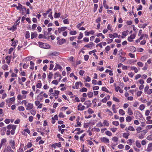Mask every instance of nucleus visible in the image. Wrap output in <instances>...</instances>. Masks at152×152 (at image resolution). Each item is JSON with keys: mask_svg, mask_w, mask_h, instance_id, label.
Wrapping results in <instances>:
<instances>
[{"mask_svg": "<svg viewBox=\"0 0 152 152\" xmlns=\"http://www.w3.org/2000/svg\"><path fill=\"white\" fill-rule=\"evenodd\" d=\"M103 4L104 7L106 9L108 8V6L106 4V1L105 0L103 1Z\"/></svg>", "mask_w": 152, "mask_h": 152, "instance_id": "obj_27", "label": "nucleus"}, {"mask_svg": "<svg viewBox=\"0 0 152 152\" xmlns=\"http://www.w3.org/2000/svg\"><path fill=\"white\" fill-rule=\"evenodd\" d=\"M1 129L2 131H3V132L1 133V135H4L5 133V132L6 130V127H3L1 128Z\"/></svg>", "mask_w": 152, "mask_h": 152, "instance_id": "obj_21", "label": "nucleus"}, {"mask_svg": "<svg viewBox=\"0 0 152 152\" xmlns=\"http://www.w3.org/2000/svg\"><path fill=\"white\" fill-rule=\"evenodd\" d=\"M105 134L106 135H108L109 136H110L112 135V133L111 132L109 131H107L105 132Z\"/></svg>", "mask_w": 152, "mask_h": 152, "instance_id": "obj_39", "label": "nucleus"}, {"mask_svg": "<svg viewBox=\"0 0 152 152\" xmlns=\"http://www.w3.org/2000/svg\"><path fill=\"white\" fill-rule=\"evenodd\" d=\"M120 57L121 58L120 59V60L121 62H124L126 59V57H122L121 56H120Z\"/></svg>", "mask_w": 152, "mask_h": 152, "instance_id": "obj_45", "label": "nucleus"}, {"mask_svg": "<svg viewBox=\"0 0 152 152\" xmlns=\"http://www.w3.org/2000/svg\"><path fill=\"white\" fill-rule=\"evenodd\" d=\"M119 113L120 114L122 115H124L125 114L124 111L122 109H120L119 110Z\"/></svg>", "mask_w": 152, "mask_h": 152, "instance_id": "obj_26", "label": "nucleus"}, {"mask_svg": "<svg viewBox=\"0 0 152 152\" xmlns=\"http://www.w3.org/2000/svg\"><path fill=\"white\" fill-rule=\"evenodd\" d=\"M56 66L55 68L53 70L54 71H56L57 70V69H62V67L61 66L58 64L56 63Z\"/></svg>", "mask_w": 152, "mask_h": 152, "instance_id": "obj_14", "label": "nucleus"}, {"mask_svg": "<svg viewBox=\"0 0 152 152\" xmlns=\"http://www.w3.org/2000/svg\"><path fill=\"white\" fill-rule=\"evenodd\" d=\"M59 55V52L55 51L53 52H51L49 53V56H58Z\"/></svg>", "mask_w": 152, "mask_h": 152, "instance_id": "obj_4", "label": "nucleus"}, {"mask_svg": "<svg viewBox=\"0 0 152 152\" xmlns=\"http://www.w3.org/2000/svg\"><path fill=\"white\" fill-rule=\"evenodd\" d=\"M112 124L113 125H115L116 126H118L119 124V122L117 121H113L112 122Z\"/></svg>", "mask_w": 152, "mask_h": 152, "instance_id": "obj_44", "label": "nucleus"}, {"mask_svg": "<svg viewBox=\"0 0 152 152\" xmlns=\"http://www.w3.org/2000/svg\"><path fill=\"white\" fill-rule=\"evenodd\" d=\"M128 75L129 77L132 78L133 77L134 75V74L132 72H131L129 73Z\"/></svg>", "mask_w": 152, "mask_h": 152, "instance_id": "obj_64", "label": "nucleus"}, {"mask_svg": "<svg viewBox=\"0 0 152 152\" xmlns=\"http://www.w3.org/2000/svg\"><path fill=\"white\" fill-rule=\"evenodd\" d=\"M113 101L116 102H120L119 100L118 99H117V98L115 97H113Z\"/></svg>", "mask_w": 152, "mask_h": 152, "instance_id": "obj_51", "label": "nucleus"}, {"mask_svg": "<svg viewBox=\"0 0 152 152\" xmlns=\"http://www.w3.org/2000/svg\"><path fill=\"white\" fill-rule=\"evenodd\" d=\"M136 37V35L134 34L131 35L130 37L128 38V40L129 42L132 41V39L135 38Z\"/></svg>", "mask_w": 152, "mask_h": 152, "instance_id": "obj_5", "label": "nucleus"}, {"mask_svg": "<svg viewBox=\"0 0 152 152\" xmlns=\"http://www.w3.org/2000/svg\"><path fill=\"white\" fill-rule=\"evenodd\" d=\"M37 34L36 33H31V38L33 39L34 38H36L37 36Z\"/></svg>", "mask_w": 152, "mask_h": 152, "instance_id": "obj_20", "label": "nucleus"}, {"mask_svg": "<svg viewBox=\"0 0 152 152\" xmlns=\"http://www.w3.org/2000/svg\"><path fill=\"white\" fill-rule=\"evenodd\" d=\"M129 31L128 30L122 32V34L125 37L128 34Z\"/></svg>", "mask_w": 152, "mask_h": 152, "instance_id": "obj_31", "label": "nucleus"}, {"mask_svg": "<svg viewBox=\"0 0 152 152\" xmlns=\"http://www.w3.org/2000/svg\"><path fill=\"white\" fill-rule=\"evenodd\" d=\"M127 129L129 130L132 131H134L135 130V129L132 126H129L128 127V128H126L125 129V130L127 132L128 131Z\"/></svg>", "mask_w": 152, "mask_h": 152, "instance_id": "obj_13", "label": "nucleus"}, {"mask_svg": "<svg viewBox=\"0 0 152 152\" xmlns=\"http://www.w3.org/2000/svg\"><path fill=\"white\" fill-rule=\"evenodd\" d=\"M145 108V106L143 104H141L140 106L139 109L141 110H143Z\"/></svg>", "mask_w": 152, "mask_h": 152, "instance_id": "obj_49", "label": "nucleus"}, {"mask_svg": "<svg viewBox=\"0 0 152 152\" xmlns=\"http://www.w3.org/2000/svg\"><path fill=\"white\" fill-rule=\"evenodd\" d=\"M103 124H104V125H105L107 126H108L109 124V123L106 120H104Z\"/></svg>", "mask_w": 152, "mask_h": 152, "instance_id": "obj_40", "label": "nucleus"}, {"mask_svg": "<svg viewBox=\"0 0 152 152\" xmlns=\"http://www.w3.org/2000/svg\"><path fill=\"white\" fill-rule=\"evenodd\" d=\"M129 56L131 58H134L135 57L134 54L131 53H129Z\"/></svg>", "mask_w": 152, "mask_h": 152, "instance_id": "obj_57", "label": "nucleus"}, {"mask_svg": "<svg viewBox=\"0 0 152 152\" xmlns=\"http://www.w3.org/2000/svg\"><path fill=\"white\" fill-rule=\"evenodd\" d=\"M79 36L78 37L77 39H80L83 37V34L81 33H80Z\"/></svg>", "mask_w": 152, "mask_h": 152, "instance_id": "obj_59", "label": "nucleus"}, {"mask_svg": "<svg viewBox=\"0 0 152 152\" xmlns=\"http://www.w3.org/2000/svg\"><path fill=\"white\" fill-rule=\"evenodd\" d=\"M77 32L76 31H71L69 32V34L71 35H75L76 34Z\"/></svg>", "mask_w": 152, "mask_h": 152, "instance_id": "obj_46", "label": "nucleus"}, {"mask_svg": "<svg viewBox=\"0 0 152 152\" xmlns=\"http://www.w3.org/2000/svg\"><path fill=\"white\" fill-rule=\"evenodd\" d=\"M53 75V74L52 72H50L48 76V77L49 79H50L52 78V77Z\"/></svg>", "mask_w": 152, "mask_h": 152, "instance_id": "obj_56", "label": "nucleus"}, {"mask_svg": "<svg viewBox=\"0 0 152 152\" xmlns=\"http://www.w3.org/2000/svg\"><path fill=\"white\" fill-rule=\"evenodd\" d=\"M88 96L89 98H91L93 96V94L92 92H89L88 93Z\"/></svg>", "mask_w": 152, "mask_h": 152, "instance_id": "obj_30", "label": "nucleus"}, {"mask_svg": "<svg viewBox=\"0 0 152 152\" xmlns=\"http://www.w3.org/2000/svg\"><path fill=\"white\" fill-rule=\"evenodd\" d=\"M132 140L131 139H129L128 140L127 142V144H129V145H132Z\"/></svg>", "mask_w": 152, "mask_h": 152, "instance_id": "obj_47", "label": "nucleus"}, {"mask_svg": "<svg viewBox=\"0 0 152 152\" xmlns=\"http://www.w3.org/2000/svg\"><path fill=\"white\" fill-rule=\"evenodd\" d=\"M43 98V96L41 94H39L37 97V99L40 101H41Z\"/></svg>", "mask_w": 152, "mask_h": 152, "instance_id": "obj_23", "label": "nucleus"}, {"mask_svg": "<svg viewBox=\"0 0 152 152\" xmlns=\"http://www.w3.org/2000/svg\"><path fill=\"white\" fill-rule=\"evenodd\" d=\"M118 140V138L116 137H113L112 138V140L115 142H117Z\"/></svg>", "mask_w": 152, "mask_h": 152, "instance_id": "obj_52", "label": "nucleus"}, {"mask_svg": "<svg viewBox=\"0 0 152 152\" xmlns=\"http://www.w3.org/2000/svg\"><path fill=\"white\" fill-rule=\"evenodd\" d=\"M147 139L149 140H152V135H150L148 136L147 137Z\"/></svg>", "mask_w": 152, "mask_h": 152, "instance_id": "obj_58", "label": "nucleus"}, {"mask_svg": "<svg viewBox=\"0 0 152 152\" xmlns=\"http://www.w3.org/2000/svg\"><path fill=\"white\" fill-rule=\"evenodd\" d=\"M123 80L125 82H127L129 80L128 78L127 77L125 76L123 77Z\"/></svg>", "mask_w": 152, "mask_h": 152, "instance_id": "obj_63", "label": "nucleus"}, {"mask_svg": "<svg viewBox=\"0 0 152 152\" xmlns=\"http://www.w3.org/2000/svg\"><path fill=\"white\" fill-rule=\"evenodd\" d=\"M87 89L86 88L83 87L80 90V91L81 92H86L87 91Z\"/></svg>", "mask_w": 152, "mask_h": 152, "instance_id": "obj_33", "label": "nucleus"}, {"mask_svg": "<svg viewBox=\"0 0 152 152\" xmlns=\"http://www.w3.org/2000/svg\"><path fill=\"white\" fill-rule=\"evenodd\" d=\"M36 112L35 110H32L30 111L31 114L33 115H35Z\"/></svg>", "mask_w": 152, "mask_h": 152, "instance_id": "obj_50", "label": "nucleus"}, {"mask_svg": "<svg viewBox=\"0 0 152 152\" xmlns=\"http://www.w3.org/2000/svg\"><path fill=\"white\" fill-rule=\"evenodd\" d=\"M42 86V84L41 83H38L36 85V87L37 88H40Z\"/></svg>", "mask_w": 152, "mask_h": 152, "instance_id": "obj_43", "label": "nucleus"}, {"mask_svg": "<svg viewBox=\"0 0 152 152\" xmlns=\"http://www.w3.org/2000/svg\"><path fill=\"white\" fill-rule=\"evenodd\" d=\"M77 125H75V127H76L77 126L78 127H80L81 126V123L79 122V120H77Z\"/></svg>", "mask_w": 152, "mask_h": 152, "instance_id": "obj_42", "label": "nucleus"}, {"mask_svg": "<svg viewBox=\"0 0 152 152\" xmlns=\"http://www.w3.org/2000/svg\"><path fill=\"white\" fill-rule=\"evenodd\" d=\"M66 42V39L62 38L60 39V40H58L57 41V43L59 45H62Z\"/></svg>", "mask_w": 152, "mask_h": 152, "instance_id": "obj_6", "label": "nucleus"}, {"mask_svg": "<svg viewBox=\"0 0 152 152\" xmlns=\"http://www.w3.org/2000/svg\"><path fill=\"white\" fill-rule=\"evenodd\" d=\"M127 113L130 115H132L133 114V112L131 108H128Z\"/></svg>", "mask_w": 152, "mask_h": 152, "instance_id": "obj_24", "label": "nucleus"}, {"mask_svg": "<svg viewBox=\"0 0 152 152\" xmlns=\"http://www.w3.org/2000/svg\"><path fill=\"white\" fill-rule=\"evenodd\" d=\"M84 72L85 71H84L80 70L79 72V74L80 75L83 76Z\"/></svg>", "mask_w": 152, "mask_h": 152, "instance_id": "obj_60", "label": "nucleus"}, {"mask_svg": "<svg viewBox=\"0 0 152 152\" xmlns=\"http://www.w3.org/2000/svg\"><path fill=\"white\" fill-rule=\"evenodd\" d=\"M130 68L131 70H134L135 73H137L138 72V69L135 66H131Z\"/></svg>", "mask_w": 152, "mask_h": 152, "instance_id": "obj_19", "label": "nucleus"}, {"mask_svg": "<svg viewBox=\"0 0 152 152\" xmlns=\"http://www.w3.org/2000/svg\"><path fill=\"white\" fill-rule=\"evenodd\" d=\"M26 39H28L30 37V33L28 31H26Z\"/></svg>", "mask_w": 152, "mask_h": 152, "instance_id": "obj_35", "label": "nucleus"}, {"mask_svg": "<svg viewBox=\"0 0 152 152\" xmlns=\"http://www.w3.org/2000/svg\"><path fill=\"white\" fill-rule=\"evenodd\" d=\"M66 28L67 27H66L59 28H58V31L59 33H60L61 32L65 31Z\"/></svg>", "mask_w": 152, "mask_h": 152, "instance_id": "obj_12", "label": "nucleus"}, {"mask_svg": "<svg viewBox=\"0 0 152 152\" xmlns=\"http://www.w3.org/2000/svg\"><path fill=\"white\" fill-rule=\"evenodd\" d=\"M88 113L92 114L94 113V111L91 109L89 108L88 110Z\"/></svg>", "mask_w": 152, "mask_h": 152, "instance_id": "obj_48", "label": "nucleus"}, {"mask_svg": "<svg viewBox=\"0 0 152 152\" xmlns=\"http://www.w3.org/2000/svg\"><path fill=\"white\" fill-rule=\"evenodd\" d=\"M25 106L27 107L26 108V110H30L33 108V104L31 103H28L27 105L26 104Z\"/></svg>", "mask_w": 152, "mask_h": 152, "instance_id": "obj_2", "label": "nucleus"}, {"mask_svg": "<svg viewBox=\"0 0 152 152\" xmlns=\"http://www.w3.org/2000/svg\"><path fill=\"white\" fill-rule=\"evenodd\" d=\"M148 36V35L146 34H142L141 35L140 37V39H142L144 37H147Z\"/></svg>", "mask_w": 152, "mask_h": 152, "instance_id": "obj_38", "label": "nucleus"}, {"mask_svg": "<svg viewBox=\"0 0 152 152\" xmlns=\"http://www.w3.org/2000/svg\"><path fill=\"white\" fill-rule=\"evenodd\" d=\"M94 44L92 42H91L89 43L87 45H86L84 46L85 47H87L89 48H91Z\"/></svg>", "mask_w": 152, "mask_h": 152, "instance_id": "obj_10", "label": "nucleus"}, {"mask_svg": "<svg viewBox=\"0 0 152 152\" xmlns=\"http://www.w3.org/2000/svg\"><path fill=\"white\" fill-rule=\"evenodd\" d=\"M84 104L87 105V108H88V107L90 106L91 105V101L90 100L86 101L84 102Z\"/></svg>", "mask_w": 152, "mask_h": 152, "instance_id": "obj_11", "label": "nucleus"}, {"mask_svg": "<svg viewBox=\"0 0 152 152\" xmlns=\"http://www.w3.org/2000/svg\"><path fill=\"white\" fill-rule=\"evenodd\" d=\"M18 6H17L16 8L18 10H19L20 11L21 10V8H22L23 6L20 4V3L18 4Z\"/></svg>", "mask_w": 152, "mask_h": 152, "instance_id": "obj_22", "label": "nucleus"}, {"mask_svg": "<svg viewBox=\"0 0 152 152\" xmlns=\"http://www.w3.org/2000/svg\"><path fill=\"white\" fill-rule=\"evenodd\" d=\"M126 119L127 122H130L132 121V118L130 116H129L126 118Z\"/></svg>", "mask_w": 152, "mask_h": 152, "instance_id": "obj_28", "label": "nucleus"}, {"mask_svg": "<svg viewBox=\"0 0 152 152\" xmlns=\"http://www.w3.org/2000/svg\"><path fill=\"white\" fill-rule=\"evenodd\" d=\"M21 10H22V14L23 15H24V12H26V8L24 6L23 7H22V8H21Z\"/></svg>", "mask_w": 152, "mask_h": 152, "instance_id": "obj_37", "label": "nucleus"}, {"mask_svg": "<svg viewBox=\"0 0 152 152\" xmlns=\"http://www.w3.org/2000/svg\"><path fill=\"white\" fill-rule=\"evenodd\" d=\"M10 144H11V146L12 148L13 149H15V141L14 140H10Z\"/></svg>", "mask_w": 152, "mask_h": 152, "instance_id": "obj_15", "label": "nucleus"}, {"mask_svg": "<svg viewBox=\"0 0 152 152\" xmlns=\"http://www.w3.org/2000/svg\"><path fill=\"white\" fill-rule=\"evenodd\" d=\"M20 23V22H18L17 24H16L15 26L14 25H13L12 27H11V28H10V30H13V31H14V30H15L16 29H17V28L16 27V26L17 25V24H19Z\"/></svg>", "mask_w": 152, "mask_h": 152, "instance_id": "obj_25", "label": "nucleus"}, {"mask_svg": "<svg viewBox=\"0 0 152 152\" xmlns=\"http://www.w3.org/2000/svg\"><path fill=\"white\" fill-rule=\"evenodd\" d=\"M63 22L64 24H69V22L68 21V20L67 19H64L63 20Z\"/></svg>", "mask_w": 152, "mask_h": 152, "instance_id": "obj_62", "label": "nucleus"}, {"mask_svg": "<svg viewBox=\"0 0 152 152\" xmlns=\"http://www.w3.org/2000/svg\"><path fill=\"white\" fill-rule=\"evenodd\" d=\"M102 90L103 91H105L107 93H109V91L108 89L105 87H102Z\"/></svg>", "mask_w": 152, "mask_h": 152, "instance_id": "obj_34", "label": "nucleus"}, {"mask_svg": "<svg viewBox=\"0 0 152 152\" xmlns=\"http://www.w3.org/2000/svg\"><path fill=\"white\" fill-rule=\"evenodd\" d=\"M77 107L78 110L80 111L84 110L85 108V107L83 105L82 106V104L81 103L79 104Z\"/></svg>", "mask_w": 152, "mask_h": 152, "instance_id": "obj_7", "label": "nucleus"}, {"mask_svg": "<svg viewBox=\"0 0 152 152\" xmlns=\"http://www.w3.org/2000/svg\"><path fill=\"white\" fill-rule=\"evenodd\" d=\"M18 109L20 111H24L25 110L23 106H20L18 107Z\"/></svg>", "mask_w": 152, "mask_h": 152, "instance_id": "obj_41", "label": "nucleus"}, {"mask_svg": "<svg viewBox=\"0 0 152 152\" xmlns=\"http://www.w3.org/2000/svg\"><path fill=\"white\" fill-rule=\"evenodd\" d=\"M147 24L146 23H145L143 25H140L139 26L140 28H144L145 27L147 26Z\"/></svg>", "mask_w": 152, "mask_h": 152, "instance_id": "obj_36", "label": "nucleus"}, {"mask_svg": "<svg viewBox=\"0 0 152 152\" xmlns=\"http://www.w3.org/2000/svg\"><path fill=\"white\" fill-rule=\"evenodd\" d=\"M18 43V41L17 40L14 41L12 43L11 46L14 47L15 48L16 45V44Z\"/></svg>", "mask_w": 152, "mask_h": 152, "instance_id": "obj_32", "label": "nucleus"}, {"mask_svg": "<svg viewBox=\"0 0 152 152\" xmlns=\"http://www.w3.org/2000/svg\"><path fill=\"white\" fill-rule=\"evenodd\" d=\"M136 145L138 148H140L141 147L140 143L138 140H136Z\"/></svg>", "mask_w": 152, "mask_h": 152, "instance_id": "obj_29", "label": "nucleus"}, {"mask_svg": "<svg viewBox=\"0 0 152 152\" xmlns=\"http://www.w3.org/2000/svg\"><path fill=\"white\" fill-rule=\"evenodd\" d=\"M94 33V31L91 30L90 31L87 32V31H85V33L86 36H88L90 34L93 35Z\"/></svg>", "mask_w": 152, "mask_h": 152, "instance_id": "obj_8", "label": "nucleus"}, {"mask_svg": "<svg viewBox=\"0 0 152 152\" xmlns=\"http://www.w3.org/2000/svg\"><path fill=\"white\" fill-rule=\"evenodd\" d=\"M130 135V134L129 133H123V137L125 138L126 139H128V136Z\"/></svg>", "mask_w": 152, "mask_h": 152, "instance_id": "obj_17", "label": "nucleus"}, {"mask_svg": "<svg viewBox=\"0 0 152 152\" xmlns=\"http://www.w3.org/2000/svg\"><path fill=\"white\" fill-rule=\"evenodd\" d=\"M101 140L102 142L104 143H109V139L105 137L101 138Z\"/></svg>", "mask_w": 152, "mask_h": 152, "instance_id": "obj_9", "label": "nucleus"}, {"mask_svg": "<svg viewBox=\"0 0 152 152\" xmlns=\"http://www.w3.org/2000/svg\"><path fill=\"white\" fill-rule=\"evenodd\" d=\"M109 37L111 38H114L115 37H118L119 38V37H118V35L117 33H115L113 34H109Z\"/></svg>", "mask_w": 152, "mask_h": 152, "instance_id": "obj_3", "label": "nucleus"}, {"mask_svg": "<svg viewBox=\"0 0 152 152\" xmlns=\"http://www.w3.org/2000/svg\"><path fill=\"white\" fill-rule=\"evenodd\" d=\"M38 43L41 48L47 49H49L50 48V45L47 43H42L40 42H39Z\"/></svg>", "mask_w": 152, "mask_h": 152, "instance_id": "obj_1", "label": "nucleus"}, {"mask_svg": "<svg viewBox=\"0 0 152 152\" xmlns=\"http://www.w3.org/2000/svg\"><path fill=\"white\" fill-rule=\"evenodd\" d=\"M61 14L60 12L57 13L56 11L55 12L54 17L55 18H58L60 17Z\"/></svg>", "mask_w": 152, "mask_h": 152, "instance_id": "obj_18", "label": "nucleus"}, {"mask_svg": "<svg viewBox=\"0 0 152 152\" xmlns=\"http://www.w3.org/2000/svg\"><path fill=\"white\" fill-rule=\"evenodd\" d=\"M97 7H98V4H94V12L96 10Z\"/></svg>", "mask_w": 152, "mask_h": 152, "instance_id": "obj_54", "label": "nucleus"}, {"mask_svg": "<svg viewBox=\"0 0 152 152\" xmlns=\"http://www.w3.org/2000/svg\"><path fill=\"white\" fill-rule=\"evenodd\" d=\"M137 64L140 67H142L143 66V64L141 62H138L137 63Z\"/></svg>", "mask_w": 152, "mask_h": 152, "instance_id": "obj_61", "label": "nucleus"}, {"mask_svg": "<svg viewBox=\"0 0 152 152\" xmlns=\"http://www.w3.org/2000/svg\"><path fill=\"white\" fill-rule=\"evenodd\" d=\"M79 85V82H76L75 84V86L76 89H78V88Z\"/></svg>", "mask_w": 152, "mask_h": 152, "instance_id": "obj_55", "label": "nucleus"}, {"mask_svg": "<svg viewBox=\"0 0 152 152\" xmlns=\"http://www.w3.org/2000/svg\"><path fill=\"white\" fill-rule=\"evenodd\" d=\"M65 115H63V114L61 112L60 113L58 116L60 118H64L65 117Z\"/></svg>", "mask_w": 152, "mask_h": 152, "instance_id": "obj_53", "label": "nucleus"}, {"mask_svg": "<svg viewBox=\"0 0 152 152\" xmlns=\"http://www.w3.org/2000/svg\"><path fill=\"white\" fill-rule=\"evenodd\" d=\"M6 150L7 152H14V151L11 149V147L9 145L7 146Z\"/></svg>", "mask_w": 152, "mask_h": 152, "instance_id": "obj_16", "label": "nucleus"}]
</instances>
